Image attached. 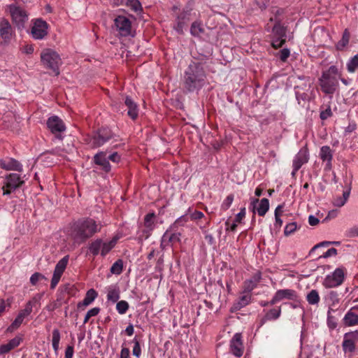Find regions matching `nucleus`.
Listing matches in <instances>:
<instances>
[{"instance_id": "nucleus-1", "label": "nucleus", "mask_w": 358, "mask_h": 358, "mask_svg": "<svg viewBox=\"0 0 358 358\" xmlns=\"http://www.w3.org/2000/svg\"><path fill=\"white\" fill-rule=\"evenodd\" d=\"M101 229V225L92 218H81L71 224L69 236L75 244L80 245Z\"/></svg>"}, {"instance_id": "nucleus-2", "label": "nucleus", "mask_w": 358, "mask_h": 358, "mask_svg": "<svg viewBox=\"0 0 358 358\" xmlns=\"http://www.w3.org/2000/svg\"><path fill=\"white\" fill-rule=\"evenodd\" d=\"M206 80L204 64L199 62H192L184 73L183 88L188 92H198L204 86Z\"/></svg>"}, {"instance_id": "nucleus-3", "label": "nucleus", "mask_w": 358, "mask_h": 358, "mask_svg": "<svg viewBox=\"0 0 358 358\" xmlns=\"http://www.w3.org/2000/svg\"><path fill=\"white\" fill-rule=\"evenodd\" d=\"M173 29L179 34H183L184 29L187 27L192 19L193 8L187 5L182 8L174 6L172 8Z\"/></svg>"}, {"instance_id": "nucleus-4", "label": "nucleus", "mask_w": 358, "mask_h": 358, "mask_svg": "<svg viewBox=\"0 0 358 358\" xmlns=\"http://www.w3.org/2000/svg\"><path fill=\"white\" fill-rule=\"evenodd\" d=\"M24 184V180L17 173H8L3 178L1 189L3 195H9L20 189Z\"/></svg>"}, {"instance_id": "nucleus-5", "label": "nucleus", "mask_w": 358, "mask_h": 358, "mask_svg": "<svg viewBox=\"0 0 358 358\" xmlns=\"http://www.w3.org/2000/svg\"><path fill=\"white\" fill-rule=\"evenodd\" d=\"M41 59L43 66L52 71L55 76L59 74V67L61 64L59 55L50 49L44 50L41 54Z\"/></svg>"}, {"instance_id": "nucleus-6", "label": "nucleus", "mask_w": 358, "mask_h": 358, "mask_svg": "<svg viewBox=\"0 0 358 358\" xmlns=\"http://www.w3.org/2000/svg\"><path fill=\"white\" fill-rule=\"evenodd\" d=\"M113 137V134L110 129L108 127H101L93 134L88 144L92 148H97L103 145Z\"/></svg>"}, {"instance_id": "nucleus-7", "label": "nucleus", "mask_w": 358, "mask_h": 358, "mask_svg": "<svg viewBox=\"0 0 358 358\" xmlns=\"http://www.w3.org/2000/svg\"><path fill=\"white\" fill-rule=\"evenodd\" d=\"M347 270L344 267H339L335 271L327 275L322 282V285L326 288H334L341 285L345 278Z\"/></svg>"}, {"instance_id": "nucleus-8", "label": "nucleus", "mask_w": 358, "mask_h": 358, "mask_svg": "<svg viewBox=\"0 0 358 358\" xmlns=\"http://www.w3.org/2000/svg\"><path fill=\"white\" fill-rule=\"evenodd\" d=\"M8 8L13 22L19 29L24 27V24L28 20L27 12L22 6L16 3H10L8 6Z\"/></svg>"}, {"instance_id": "nucleus-9", "label": "nucleus", "mask_w": 358, "mask_h": 358, "mask_svg": "<svg viewBox=\"0 0 358 358\" xmlns=\"http://www.w3.org/2000/svg\"><path fill=\"white\" fill-rule=\"evenodd\" d=\"M46 124L48 129L55 136V138L59 141H62L64 138L62 134L66 129V127L64 121L58 116L53 115L48 119Z\"/></svg>"}, {"instance_id": "nucleus-10", "label": "nucleus", "mask_w": 358, "mask_h": 358, "mask_svg": "<svg viewBox=\"0 0 358 358\" xmlns=\"http://www.w3.org/2000/svg\"><path fill=\"white\" fill-rule=\"evenodd\" d=\"M319 84L322 92L330 95L331 98L338 86V82L336 76H329L328 74H322V76L319 78Z\"/></svg>"}, {"instance_id": "nucleus-11", "label": "nucleus", "mask_w": 358, "mask_h": 358, "mask_svg": "<svg viewBox=\"0 0 358 358\" xmlns=\"http://www.w3.org/2000/svg\"><path fill=\"white\" fill-rule=\"evenodd\" d=\"M289 300L295 303H300L301 299L297 292L292 289H278L271 300V305H274L282 300Z\"/></svg>"}, {"instance_id": "nucleus-12", "label": "nucleus", "mask_w": 358, "mask_h": 358, "mask_svg": "<svg viewBox=\"0 0 358 358\" xmlns=\"http://www.w3.org/2000/svg\"><path fill=\"white\" fill-rule=\"evenodd\" d=\"M286 41V28L280 22H276L273 27V39L271 45L275 49L281 48Z\"/></svg>"}, {"instance_id": "nucleus-13", "label": "nucleus", "mask_w": 358, "mask_h": 358, "mask_svg": "<svg viewBox=\"0 0 358 358\" xmlns=\"http://www.w3.org/2000/svg\"><path fill=\"white\" fill-rule=\"evenodd\" d=\"M157 216L155 213H149L145 215L143 220V229L141 231V234L139 236L141 240L148 239L152 234V232L155 228L157 224Z\"/></svg>"}, {"instance_id": "nucleus-14", "label": "nucleus", "mask_w": 358, "mask_h": 358, "mask_svg": "<svg viewBox=\"0 0 358 358\" xmlns=\"http://www.w3.org/2000/svg\"><path fill=\"white\" fill-rule=\"evenodd\" d=\"M69 259V256L66 255L62 259H61L56 264L50 283V288L52 289H55L56 286L58 285L60 278L67 266Z\"/></svg>"}, {"instance_id": "nucleus-15", "label": "nucleus", "mask_w": 358, "mask_h": 358, "mask_svg": "<svg viewBox=\"0 0 358 358\" xmlns=\"http://www.w3.org/2000/svg\"><path fill=\"white\" fill-rule=\"evenodd\" d=\"M115 26L120 35L129 36L131 35V22L123 15H118L114 20Z\"/></svg>"}, {"instance_id": "nucleus-16", "label": "nucleus", "mask_w": 358, "mask_h": 358, "mask_svg": "<svg viewBox=\"0 0 358 358\" xmlns=\"http://www.w3.org/2000/svg\"><path fill=\"white\" fill-rule=\"evenodd\" d=\"M48 24L42 19H36L31 27V33L34 39L41 40L48 34Z\"/></svg>"}, {"instance_id": "nucleus-17", "label": "nucleus", "mask_w": 358, "mask_h": 358, "mask_svg": "<svg viewBox=\"0 0 358 358\" xmlns=\"http://www.w3.org/2000/svg\"><path fill=\"white\" fill-rule=\"evenodd\" d=\"M358 341V331L346 333L344 335L342 343L345 353L353 352L355 350L356 343Z\"/></svg>"}, {"instance_id": "nucleus-18", "label": "nucleus", "mask_w": 358, "mask_h": 358, "mask_svg": "<svg viewBox=\"0 0 358 358\" xmlns=\"http://www.w3.org/2000/svg\"><path fill=\"white\" fill-rule=\"evenodd\" d=\"M0 167L6 171H15L18 172L23 171L22 164L19 161L12 157L1 159Z\"/></svg>"}, {"instance_id": "nucleus-19", "label": "nucleus", "mask_w": 358, "mask_h": 358, "mask_svg": "<svg viewBox=\"0 0 358 358\" xmlns=\"http://www.w3.org/2000/svg\"><path fill=\"white\" fill-rule=\"evenodd\" d=\"M13 29L8 20L2 18L0 20V36L3 42L8 43L13 35Z\"/></svg>"}, {"instance_id": "nucleus-20", "label": "nucleus", "mask_w": 358, "mask_h": 358, "mask_svg": "<svg viewBox=\"0 0 358 358\" xmlns=\"http://www.w3.org/2000/svg\"><path fill=\"white\" fill-rule=\"evenodd\" d=\"M243 350L241 334L236 333L230 341V352L236 357H240L243 353Z\"/></svg>"}, {"instance_id": "nucleus-21", "label": "nucleus", "mask_w": 358, "mask_h": 358, "mask_svg": "<svg viewBox=\"0 0 358 358\" xmlns=\"http://www.w3.org/2000/svg\"><path fill=\"white\" fill-rule=\"evenodd\" d=\"M309 160V152L306 146L301 148L297 154L294 156L292 161V166L295 169H300L301 166L306 164Z\"/></svg>"}, {"instance_id": "nucleus-22", "label": "nucleus", "mask_w": 358, "mask_h": 358, "mask_svg": "<svg viewBox=\"0 0 358 358\" xmlns=\"http://www.w3.org/2000/svg\"><path fill=\"white\" fill-rule=\"evenodd\" d=\"M176 229H167L165 233L163 234L161 240V247L164 248L165 247L171 245H173L176 243L180 241V233H170L172 231H176Z\"/></svg>"}, {"instance_id": "nucleus-23", "label": "nucleus", "mask_w": 358, "mask_h": 358, "mask_svg": "<svg viewBox=\"0 0 358 358\" xmlns=\"http://www.w3.org/2000/svg\"><path fill=\"white\" fill-rule=\"evenodd\" d=\"M38 303V300L35 297L29 300L26 303L25 308L19 312L17 316L15 319V323H18L21 325L24 319L31 313L33 308L36 306Z\"/></svg>"}, {"instance_id": "nucleus-24", "label": "nucleus", "mask_w": 358, "mask_h": 358, "mask_svg": "<svg viewBox=\"0 0 358 358\" xmlns=\"http://www.w3.org/2000/svg\"><path fill=\"white\" fill-rule=\"evenodd\" d=\"M93 162L95 164L99 166L101 170L106 173H108L111 170V166L106 157V152H99L93 157Z\"/></svg>"}, {"instance_id": "nucleus-25", "label": "nucleus", "mask_w": 358, "mask_h": 358, "mask_svg": "<svg viewBox=\"0 0 358 358\" xmlns=\"http://www.w3.org/2000/svg\"><path fill=\"white\" fill-rule=\"evenodd\" d=\"M343 321L347 327L358 325V306L352 307L345 315Z\"/></svg>"}, {"instance_id": "nucleus-26", "label": "nucleus", "mask_w": 358, "mask_h": 358, "mask_svg": "<svg viewBox=\"0 0 358 358\" xmlns=\"http://www.w3.org/2000/svg\"><path fill=\"white\" fill-rule=\"evenodd\" d=\"M22 341L23 336L22 335H17L13 339L10 340L8 343L0 345V355L10 352L11 350L17 348Z\"/></svg>"}, {"instance_id": "nucleus-27", "label": "nucleus", "mask_w": 358, "mask_h": 358, "mask_svg": "<svg viewBox=\"0 0 358 358\" xmlns=\"http://www.w3.org/2000/svg\"><path fill=\"white\" fill-rule=\"evenodd\" d=\"M262 280V274L260 272H257L252 276L243 282V292H251L254 289L257 287L258 283Z\"/></svg>"}, {"instance_id": "nucleus-28", "label": "nucleus", "mask_w": 358, "mask_h": 358, "mask_svg": "<svg viewBox=\"0 0 358 358\" xmlns=\"http://www.w3.org/2000/svg\"><path fill=\"white\" fill-rule=\"evenodd\" d=\"M124 105L128 109V116L135 120L138 116L139 109L137 103L131 97L127 96L124 99Z\"/></svg>"}, {"instance_id": "nucleus-29", "label": "nucleus", "mask_w": 358, "mask_h": 358, "mask_svg": "<svg viewBox=\"0 0 358 358\" xmlns=\"http://www.w3.org/2000/svg\"><path fill=\"white\" fill-rule=\"evenodd\" d=\"M241 296L234 303L232 309L234 310H239L243 307L248 306L252 300V295L250 292H241Z\"/></svg>"}, {"instance_id": "nucleus-30", "label": "nucleus", "mask_w": 358, "mask_h": 358, "mask_svg": "<svg viewBox=\"0 0 358 358\" xmlns=\"http://www.w3.org/2000/svg\"><path fill=\"white\" fill-rule=\"evenodd\" d=\"M325 301L329 306L328 310L334 312L336 310L334 308L338 306L340 302L339 294L336 291H329L325 296Z\"/></svg>"}, {"instance_id": "nucleus-31", "label": "nucleus", "mask_w": 358, "mask_h": 358, "mask_svg": "<svg viewBox=\"0 0 358 358\" xmlns=\"http://www.w3.org/2000/svg\"><path fill=\"white\" fill-rule=\"evenodd\" d=\"M97 295L98 294L96 290H94V289H89L87 292L84 299L78 303V308H85L86 306L90 305L97 297Z\"/></svg>"}, {"instance_id": "nucleus-32", "label": "nucleus", "mask_w": 358, "mask_h": 358, "mask_svg": "<svg viewBox=\"0 0 358 358\" xmlns=\"http://www.w3.org/2000/svg\"><path fill=\"white\" fill-rule=\"evenodd\" d=\"M280 315V307L270 309L266 313L264 317L262 319L260 326H262L267 320H275L278 319Z\"/></svg>"}, {"instance_id": "nucleus-33", "label": "nucleus", "mask_w": 358, "mask_h": 358, "mask_svg": "<svg viewBox=\"0 0 358 358\" xmlns=\"http://www.w3.org/2000/svg\"><path fill=\"white\" fill-rule=\"evenodd\" d=\"M350 38V33L348 29H345L343 33L341 39L336 43V48L338 51H343L347 47Z\"/></svg>"}, {"instance_id": "nucleus-34", "label": "nucleus", "mask_w": 358, "mask_h": 358, "mask_svg": "<svg viewBox=\"0 0 358 358\" xmlns=\"http://www.w3.org/2000/svg\"><path fill=\"white\" fill-rule=\"evenodd\" d=\"M319 156L323 162L333 160V150L328 145H324L320 148Z\"/></svg>"}, {"instance_id": "nucleus-35", "label": "nucleus", "mask_w": 358, "mask_h": 358, "mask_svg": "<svg viewBox=\"0 0 358 358\" xmlns=\"http://www.w3.org/2000/svg\"><path fill=\"white\" fill-rule=\"evenodd\" d=\"M117 236L113 237L110 241L103 242V245L101 247V256H106L116 245L117 240Z\"/></svg>"}, {"instance_id": "nucleus-36", "label": "nucleus", "mask_w": 358, "mask_h": 358, "mask_svg": "<svg viewBox=\"0 0 358 358\" xmlns=\"http://www.w3.org/2000/svg\"><path fill=\"white\" fill-rule=\"evenodd\" d=\"M306 300L310 305H317L320 301L318 292L316 289L310 290L306 295Z\"/></svg>"}, {"instance_id": "nucleus-37", "label": "nucleus", "mask_w": 358, "mask_h": 358, "mask_svg": "<svg viewBox=\"0 0 358 358\" xmlns=\"http://www.w3.org/2000/svg\"><path fill=\"white\" fill-rule=\"evenodd\" d=\"M204 32V28L203 27L201 21H194L192 22L190 27V33L194 36H200L201 34Z\"/></svg>"}, {"instance_id": "nucleus-38", "label": "nucleus", "mask_w": 358, "mask_h": 358, "mask_svg": "<svg viewBox=\"0 0 358 358\" xmlns=\"http://www.w3.org/2000/svg\"><path fill=\"white\" fill-rule=\"evenodd\" d=\"M103 245V241L101 238L96 239L92 241L90 245L89 249L90 252L94 255L96 256L101 252V247Z\"/></svg>"}, {"instance_id": "nucleus-39", "label": "nucleus", "mask_w": 358, "mask_h": 358, "mask_svg": "<svg viewBox=\"0 0 358 358\" xmlns=\"http://www.w3.org/2000/svg\"><path fill=\"white\" fill-rule=\"evenodd\" d=\"M269 209V201L268 199L264 198L260 201L258 208H257V213L259 216H264Z\"/></svg>"}, {"instance_id": "nucleus-40", "label": "nucleus", "mask_w": 358, "mask_h": 358, "mask_svg": "<svg viewBox=\"0 0 358 358\" xmlns=\"http://www.w3.org/2000/svg\"><path fill=\"white\" fill-rule=\"evenodd\" d=\"M125 5L137 14L143 12L141 3L138 0H127Z\"/></svg>"}, {"instance_id": "nucleus-41", "label": "nucleus", "mask_w": 358, "mask_h": 358, "mask_svg": "<svg viewBox=\"0 0 358 358\" xmlns=\"http://www.w3.org/2000/svg\"><path fill=\"white\" fill-rule=\"evenodd\" d=\"M61 336L59 329H55L52 331V348L55 352L57 353L59 348V341H60Z\"/></svg>"}, {"instance_id": "nucleus-42", "label": "nucleus", "mask_w": 358, "mask_h": 358, "mask_svg": "<svg viewBox=\"0 0 358 358\" xmlns=\"http://www.w3.org/2000/svg\"><path fill=\"white\" fill-rule=\"evenodd\" d=\"M357 69H358V53L347 63V70L349 73H355Z\"/></svg>"}, {"instance_id": "nucleus-43", "label": "nucleus", "mask_w": 358, "mask_h": 358, "mask_svg": "<svg viewBox=\"0 0 358 358\" xmlns=\"http://www.w3.org/2000/svg\"><path fill=\"white\" fill-rule=\"evenodd\" d=\"M123 270V262L117 259L111 266L110 272L113 274L120 275Z\"/></svg>"}, {"instance_id": "nucleus-44", "label": "nucleus", "mask_w": 358, "mask_h": 358, "mask_svg": "<svg viewBox=\"0 0 358 358\" xmlns=\"http://www.w3.org/2000/svg\"><path fill=\"white\" fill-rule=\"evenodd\" d=\"M107 299L113 303L117 302L120 299V291L118 289H111L108 292Z\"/></svg>"}, {"instance_id": "nucleus-45", "label": "nucleus", "mask_w": 358, "mask_h": 358, "mask_svg": "<svg viewBox=\"0 0 358 358\" xmlns=\"http://www.w3.org/2000/svg\"><path fill=\"white\" fill-rule=\"evenodd\" d=\"M43 280H47V278L41 273L36 272L30 278V283L36 286L37 283Z\"/></svg>"}, {"instance_id": "nucleus-46", "label": "nucleus", "mask_w": 358, "mask_h": 358, "mask_svg": "<svg viewBox=\"0 0 358 358\" xmlns=\"http://www.w3.org/2000/svg\"><path fill=\"white\" fill-rule=\"evenodd\" d=\"M129 303L126 301H120L117 303L116 309L121 314H125L129 309Z\"/></svg>"}, {"instance_id": "nucleus-47", "label": "nucleus", "mask_w": 358, "mask_h": 358, "mask_svg": "<svg viewBox=\"0 0 358 358\" xmlns=\"http://www.w3.org/2000/svg\"><path fill=\"white\" fill-rule=\"evenodd\" d=\"M297 229V224L296 222H290L286 224L284 229V234L285 236H289L294 234Z\"/></svg>"}, {"instance_id": "nucleus-48", "label": "nucleus", "mask_w": 358, "mask_h": 358, "mask_svg": "<svg viewBox=\"0 0 358 358\" xmlns=\"http://www.w3.org/2000/svg\"><path fill=\"white\" fill-rule=\"evenodd\" d=\"M188 221V217L186 215H182L178 217L174 223L170 227V229H176L180 226H183L185 223Z\"/></svg>"}, {"instance_id": "nucleus-49", "label": "nucleus", "mask_w": 358, "mask_h": 358, "mask_svg": "<svg viewBox=\"0 0 358 358\" xmlns=\"http://www.w3.org/2000/svg\"><path fill=\"white\" fill-rule=\"evenodd\" d=\"M132 342L134 343V345L133 347L132 350V354L134 356L136 357L137 358H140L141 355V348L140 345V343L136 338V337H134Z\"/></svg>"}, {"instance_id": "nucleus-50", "label": "nucleus", "mask_w": 358, "mask_h": 358, "mask_svg": "<svg viewBox=\"0 0 358 358\" xmlns=\"http://www.w3.org/2000/svg\"><path fill=\"white\" fill-rule=\"evenodd\" d=\"M331 312L332 310H328L327 312V325L330 329H334L337 327V320L331 315Z\"/></svg>"}, {"instance_id": "nucleus-51", "label": "nucleus", "mask_w": 358, "mask_h": 358, "mask_svg": "<svg viewBox=\"0 0 358 358\" xmlns=\"http://www.w3.org/2000/svg\"><path fill=\"white\" fill-rule=\"evenodd\" d=\"M234 201V195L229 194L228 195L226 199L223 201L222 205H221V209L222 210H227L231 206L232 202Z\"/></svg>"}, {"instance_id": "nucleus-52", "label": "nucleus", "mask_w": 358, "mask_h": 358, "mask_svg": "<svg viewBox=\"0 0 358 358\" xmlns=\"http://www.w3.org/2000/svg\"><path fill=\"white\" fill-rule=\"evenodd\" d=\"M333 115V113L331 111L330 106H328V107L320 112V117L322 120H325L328 119L329 117H331Z\"/></svg>"}, {"instance_id": "nucleus-53", "label": "nucleus", "mask_w": 358, "mask_h": 358, "mask_svg": "<svg viewBox=\"0 0 358 358\" xmlns=\"http://www.w3.org/2000/svg\"><path fill=\"white\" fill-rule=\"evenodd\" d=\"M346 236L348 238L358 236V225L354 226L346 231Z\"/></svg>"}, {"instance_id": "nucleus-54", "label": "nucleus", "mask_w": 358, "mask_h": 358, "mask_svg": "<svg viewBox=\"0 0 358 358\" xmlns=\"http://www.w3.org/2000/svg\"><path fill=\"white\" fill-rule=\"evenodd\" d=\"M290 51L287 48H284L280 51L279 57L281 61L285 62L287 59L289 57Z\"/></svg>"}, {"instance_id": "nucleus-55", "label": "nucleus", "mask_w": 358, "mask_h": 358, "mask_svg": "<svg viewBox=\"0 0 358 358\" xmlns=\"http://www.w3.org/2000/svg\"><path fill=\"white\" fill-rule=\"evenodd\" d=\"M338 73V69L336 66H331L329 69L322 74H328L329 76H335Z\"/></svg>"}, {"instance_id": "nucleus-56", "label": "nucleus", "mask_w": 358, "mask_h": 358, "mask_svg": "<svg viewBox=\"0 0 358 358\" xmlns=\"http://www.w3.org/2000/svg\"><path fill=\"white\" fill-rule=\"evenodd\" d=\"M245 217V208H243L235 217V222L241 223L243 218Z\"/></svg>"}, {"instance_id": "nucleus-57", "label": "nucleus", "mask_w": 358, "mask_h": 358, "mask_svg": "<svg viewBox=\"0 0 358 358\" xmlns=\"http://www.w3.org/2000/svg\"><path fill=\"white\" fill-rule=\"evenodd\" d=\"M204 217V214L198 210H195L190 215V218L192 220H199Z\"/></svg>"}, {"instance_id": "nucleus-58", "label": "nucleus", "mask_w": 358, "mask_h": 358, "mask_svg": "<svg viewBox=\"0 0 358 358\" xmlns=\"http://www.w3.org/2000/svg\"><path fill=\"white\" fill-rule=\"evenodd\" d=\"M337 255V250L336 248H331L329 249L325 253L321 255L320 257L327 258L331 256H335Z\"/></svg>"}, {"instance_id": "nucleus-59", "label": "nucleus", "mask_w": 358, "mask_h": 358, "mask_svg": "<svg viewBox=\"0 0 358 358\" xmlns=\"http://www.w3.org/2000/svg\"><path fill=\"white\" fill-rule=\"evenodd\" d=\"M120 358H131L130 357V350L128 348L123 347L122 348Z\"/></svg>"}, {"instance_id": "nucleus-60", "label": "nucleus", "mask_w": 358, "mask_h": 358, "mask_svg": "<svg viewBox=\"0 0 358 358\" xmlns=\"http://www.w3.org/2000/svg\"><path fill=\"white\" fill-rule=\"evenodd\" d=\"M73 345H68L65 350V358H72L73 356Z\"/></svg>"}, {"instance_id": "nucleus-61", "label": "nucleus", "mask_w": 358, "mask_h": 358, "mask_svg": "<svg viewBox=\"0 0 358 358\" xmlns=\"http://www.w3.org/2000/svg\"><path fill=\"white\" fill-rule=\"evenodd\" d=\"M108 160H110L113 162L117 163L120 160V156L118 155L117 152H115L108 156Z\"/></svg>"}, {"instance_id": "nucleus-62", "label": "nucleus", "mask_w": 358, "mask_h": 358, "mask_svg": "<svg viewBox=\"0 0 358 358\" xmlns=\"http://www.w3.org/2000/svg\"><path fill=\"white\" fill-rule=\"evenodd\" d=\"M282 220H281L280 217H275V223H274V228L279 231L282 227Z\"/></svg>"}, {"instance_id": "nucleus-63", "label": "nucleus", "mask_w": 358, "mask_h": 358, "mask_svg": "<svg viewBox=\"0 0 358 358\" xmlns=\"http://www.w3.org/2000/svg\"><path fill=\"white\" fill-rule=\"evenodd\" d=\"M100 312V308L98 307L93 308L87 311V314L90 317L96 316Z\"/></svg>"}, {"instance_id": "nucleus-64", "label": "nucleus", "mask_w": 358, "mask_h": 358, "mask_svg": "<svg viewBox=\"0 0 358 358\" xmlns=\"http://www.w3.org/2000/svg\"><path fill=\"white\" fill-rule=\"evenodd\" d=\"M346 201L345 199H343L342 197H338L335 199L334 201V205L338 207H341L345 204Z\"/></svg>"}]
</instances>
